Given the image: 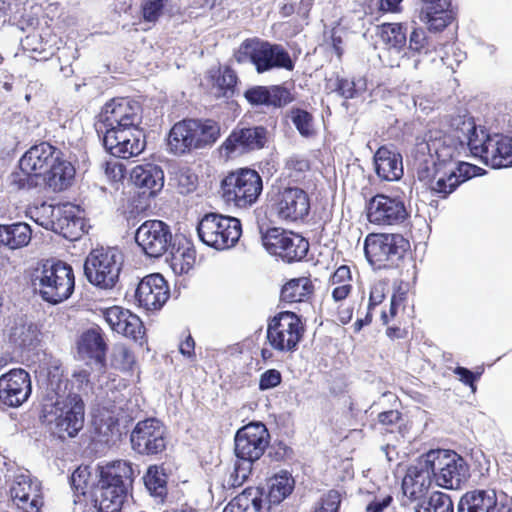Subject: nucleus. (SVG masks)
<instances>
[{
  "label": "nucleus",
  "mask_w": 512,
  "mask_h": 512,
  "mask_svg": "<svg viewBox=\"0 0 512 512\" xmlns=\"http://www.w3.org/2000/svg\"><path fill=\"white\" fill-rule=\"evenodd\" d=\"M455 135L442 131H429L413 150L414 166L418 179L431 191L443 197L452 193L460 184L481 175L482 169L467 162H456L455 157L466 144L475 157L486 154L487 137L478 131L472 120L463 121Z\"/></svg>",
  "instance_id": "obj_1"
},
{
  "label": "nucleus",
  "mask_w": 512,
  "mask_h": 512,
  "mask_svg": "<svg viewBox=\"0 0 512 512\" xmlns=\"http://www.w3.org/2000/svg\"><path fill=\"white\" fill-rule=\"evenodd\" d=\"M25 274L27 283L46 302L58 304L73 293V269L62 261H40Z\"/></svg>",
  "instance_id": "obj_2"
},
{
  "label": "nucleus",
  "mask_w": 512,
  "mask_h": 512,
  "mask_svg": "<svg viewBox=\"0 0 512 512\" xmlns=\"http://www.w3.org/2000/svg\"><path fill=\"white\" fill-rule=\"evenodd\" d=\"M220 136V126L213 120L185 119L175 123L168 135V150L182 155L193 149L212 145Z\"/></svg>",
  "instance_id": "obj_3"
},
{
  "label": "nucleus",
  "mask_w": 512,
  "mask_h": 512,
  "mask_svg": "<svg viewBox=\"0 0 512 512\" xmlns=\"http://www.w3.org/2000/svg\"><path fill=\"white\" fill-rule=\"evenodd\" d=\"M45 403L43 417L49 425H54L59 437H74L84 424V403L77 394L54 392Z\"/></svg>",
  "instance_id": "obj_4"
},
{
  "label": "nucleus",
  "mask_w": 512,
  "mask_h": 512,
  "mask_svg": "<svg viewBox=\"0 0 512 512\" xmlns=\"http://www.w3.org/2000/svg\"><path fill=\"white\" fill-rule=\"evenodd\" d=\"M238 63H251L258 73L275 68L292 70L294 64L289 53L280 45L259 38L244 40L234 54Z\"/></svg>",
  "instance_id": "obj_5"
},
{
  "label": "nucleus",
  "mask_w": 512,
  "mask_h": 512,
  "mask_svg": "<svg viewBox=\"0 0 512 512\" xmlns=\"http://www.w3.org/2000/svg\"><path fill=\"white\" fill-rule=\"evenodd\" d=\"M123 262L124 256L118 248L98 247L88 254L84 273L91 284L110 289L118 281Z\"/></svg>",
  "instance_id": "obj_6"
},
{
  "label": "nucleus",
  "mask_w": 512,
  "mask_h": 512,
  "mask_svg": "<svg viewBox=\"0 0 512 512\" xmlns=\"http://www.w3.org/2000/svg\"><path fill=\"white\" fill-rule=\"evenodd\" d=\"M221 190L226 203L238 208H247L258 200L263 190V182L255 170L240 169L222 180Z\"/></svg>",
  "instance_id": "obj_7"
},
{
  "label": "nucleus",
  "mask_w": 512,
  "mask_h": 512,
  "mask_svg": "<svg viewBox=\"0 0 512 512\" xmlns=\"http://www.w3.org/2000/svg\"><path fill=\"white\" fill-rule=\"evenodd\" d=\"M200 240L217 250L233 247L239 240L242 228L239 219L218 213L203 216L197 226Z\"/></svg>",
  "instance_id": "obj_8"
},
{
  "label": "nucleus",
  "mask_w": 512,
  "mask_h": 512,
  "mask_svg": "<svg viewBox=\"0 0 512 512\" xmlns=\"http://www.w3.org/2000/svg\"><path fill=\"white\" fill-rule=\"evenodd\" d=\"M141 105L129 98H114L107 102L99 114L98 132H118L140 128Z\"/></svg>",
  "instance_id": "obj_9"
},
{
  "label": "nucleus",
  "mask_w": 512,
  "mask_h": 512,
  "mask_svg": "<svg viewBox=\"0 0 512 512\" xmlns=\"http://www.w3.org/2000/svg\"><path fill=\"white\" fill-rule=\"evenodd\" d=\"M433 478L439 487L459 489L469 477V468L465 460L449 450H431L428 453Z\"/></svg>",
  "instance_id": "obj_10"
},
{
  "label": "nucleus",
  "mask_w": 512,
  "mask_h": 512,
  "mask_svg": "<svg viewBox=\"0 0 512 512\" xmlns=\"http://www.w3.org/2000/svg\"><path fill=\"white\" fill-rule=\"evenodd\" d=\"M304 326L300 317L290 311L275 315L267 327V340L278 352H294L303 336Z\"/></svg>",
  "instance_id": "obj_11"
},
{
  "label": "nucleus",
  "mask_w": 512,
  "mask_h": 512,
  "mask_svg": "<svg viewBox=\"0 0 512 512\" xmlns=\"http://www.w3.org/2000/svg\"><path fill=\"white\" fill-rule=\"evenodd\" d=\"M273 214L281 221L295 223L304 220L310 211V199L299 187H282L270 199Z\"/></svg>",
  "instance_id": "obj_12"
},
{
  "label": "nucleus",
  "mask_w": 512,
  "mask_h": 512,
  "mask_svg": "<svg viewBox=\"0 0 512 512\" xmlns=\"http://www.w3.org/2000/svg\"><path fill=\"white\" fill-rule=\"evenodd\" d=\"M409 246L400 234H369L365 239L364 252L371 264L380 267L400 260Z\"/></svg>",
  "instance_id": "obj_13"
},
{
  "label": "nucleus",
  "mask_w": 512,
  "mask_h": 512,
  "mask_svg": "<svg viewBox=\"0 0 512 512\" xmlns=\"http://www.w3.org/2000/svg\"><path fill=\"white\" fill-rule=\"evenodd\" d=\"M265 249L287 262L299 261L309 249L308 241L301 235L280 228L269 229L262 237Z\"/></svg>",
  "instance_id": "obj_14"
},
{
  "label": "nucleus",
  "mask_w": 512,
  "mask_h": 512,
  "mask_svg": "<svg viewBox=\"0 0 512 512\" xmlns=\"http://www.w3.org/2000/svg\"><path fill=\"white\" fill-rule=\"evenodd\" d=\"M135 241L147 256L158 258L172 247L173 235L165 222L147 220L138 227Z\"/></svg>",
  "instance_id": "obj_15"
},
{
  "label": "nucleus",
  "mask_w": 512,
  "mask_h": 512,
  "mask_svg": "<svg viewBox=\"0 0 512 512\" xmlns=\"http://www.w3.org/2000/svg\"><path fill=\"white\" fill-rule=\"evenodd\" d=\"M269 440V432L263 423L251 422L243 426L235 435L236 457L253 464L264 454Z\"/></svg>",
  "instance_id": "obj_16"
},
{
  "label": "nucleus",
  "mask_w": 512,
  "mask_h": 512,
  "mask_svg": "<svg viewBox=\"0 0 512 512\" xmlns=\"http://www.w3.org/2000/svg\"><path fill=\"white\" fill-rule=\"evenodd\" d=\"M134 451L143 455L161 453L166 448V431L157 419L149 418L136 424L130 436Z\"/></svg>",
  "instance_id": "obj_17"
},
{
  "label": "nucleus",
  "mask_w": 512,
  "mask_h": 512,
  "mask_svg": "<svg viewBox=\"0 0 512 512\" xmlns=\"http://www.w3.org/2000/svg\"><path fill=\"white\" fill-rule=\"evenodd\" d=\"M267 141V130L262 126L235 128L220 147L226 158H235L245 153L262 149Z\"/></svg>",
  "instance_id": "obj_18"
},
{
  "label": "nucleus",
  "mask_w": 512,
  "mask_h": 512,
  "mask_svg": "<svg viewBox=\"0 0 512 512\" xmlns=\"http://www.w3.org/2000/svg\"><path fill=\"white\" fill-rule=\"evenodd\" d=\"M13 503L23 512H40L43 506L42 486L28 471L14 476L10 487Z\"/></svg>",
  "instance_id": "obj_19"
},
{
  "label": "nucleus",
  "mask_w": 512,
  "mask_h": 512,
  "mask_svg": "<svg viewBox=\"0 0 512 512\" xmlns=\"http://www.w3.org/2000/svg\"><path fill=\"white\" fill-rule=\"evenodd\" d=\"M367 219L375 225H397L409 216L404 202L398 198L377 194L367 204Z\"/></svg>",
  "instance_id": "obj_20"
},
{
  "label": "nucleus",
  "mask_w": 512,
  "mask_h": 512,
  "mask_svg": "<svg viewBox=\"0 0 512 512\" xmlns=\"http://www.w3.org/2000/svg\"><path fill=\"white\" fill-rule=\"evenodd\" d=\"M51 219L41 221L39 224L46 229L62 235L64 238L74 241L79 239L84 232V219L79 215L80 211L71 204L53 207Z\"/></svg>",
  "instance_id": "obj_21"
},
{
  "label": "nucleus",
  "mask_w": 512,
  "mask_h": 512,
  "mask_svg": "<svg viewBox=\"0 0 512 512\" xmlns=\"http://www.w3.org/2000/svg\"><path fill=\"white\" fill-rule=\"evenodd\" d=\"M31 391V378L24 369H12L0 376V402L5 406H21L27 401Z\"/></svg>",
  "instance_id": "obj_22"
},
{
  "label": "nucleus",
  "mask_w": 512,
  "mask_h": 512,
  "mask_svg": "<svg viewBox=\"0 0 512 512\" xmlns=\"http://www.w3.org/2000/svg\"><path fill=\"white\" fill-rule=\"evenodd\" d=\"M103 144L111 155L128 159L139 155L144 150V134L140 128L104 132Z\"/></svg>",
  "instance_id": "obj_23"
},
{
  "label": "nucleus",
  "mask_w": 512,
  "mask_h": 512,
  "mask_svg": "<svg viewBox=\"0 0 512 512\" xmlns=\"http://www.w3.org/2000/svg\"><path fill=\"white\" fill-rule=\"evenodd\" d=\"M170 295L169 287L160 274L145 276L135 290L137 305L147 311H155L162 308Z\"/></svg>",
  "instance_id": "obj_24"
},
{
  "label": "nucleus",
  "mask_w": 512,
  "mask_h": 512,
  "mask_svg": "<svg viewBox=\"0 0 512 512\" xmlns=\"http://www.w3.org/2000/svg\"><path fill=\"white\" fill-rule=\"evenodd\" d=\"M433 471L428 462L426 453L414 464L410 465L402 480V490L405 496L411 500L422 498L430 489L432 484Z\"/></svg>",
  "instance_id": "obj_25"
},
{
  "label": "nucleus",
  "mask_w": 512,
  "mask_h": 512,
  "mask_svg": "<svg viewBox=\"0 0 512 512\" xmlns=\"http://www.w3.org/2000/svg\"><path fill=\"white\" fill-rule=\"evenodd\" d=\"M103 318L112 331L134 341H141L145 328L141 319L131 311L120 306H112L102 311Z\"/></svg>",
  "instance_id": "obj_26"
},
{
  "label": "nucleus",
  "mask_w": 512,
  "mask_h": 512,
  "mask_svg": "<svg viewBox=\"0 0 512 512\" xmlns=\"http://www.w3.org/2000/svg\"><path fill=\"white\" fill-rule=\"evenodd\" d=\"M59 153L55 147L47 142L32 146L20 158L19 166L23 173L41 177L52 163H55Z\"/></svg>",
  "instance_id": "obj_27"
},
{
  "label": "nucleus",
  "mask_w": 512,
  "mask_h": 512,
  "mask_svg": "<svg viewBox=\"0 0 512 512\" xmlns=\"http://www.w3.org/2000/svg\"><path fill=\"white\" fill-rule=\"evenodd\" d=\"M458 512H510L505 506H498L493 490L466 492L458 503Z\"/></svg>",
  "instance_id": "obj_28"
},
{
  "label": "nucleus",
  "mask_w": 512,
  "mask_h": 512,
  "mask_svg": "<svg viewBox=\"0 0 512 512\" xmlns=\"http://www.w3.org/2000/svg\"><path fill=\"white\" fill-rule=\"evenodd\" d=\"M134 470L132 464L125 460H116L99 466V485L121 486L129 489L133 482Z\"/></svg>",
  "instance_id": "obj_29"
},
{
  "label": "nucleus",
  "mask_w": 512,
  "mask_h": 512,
  "mask_svg": "<svg viewBox=\"0 0 512 512\" xmlns=\"http://www.w3.org/2000/svg\"><path fill=\"white\" fill-rule=\"evenodd\" d=\"M483 162L493 168L512 166V139L501 134L488 136Z\"/></svg>",
  "instance_id": "obj_30"
},
{
  "label": "nucleus",
  "mask_w": 512,
  "mask_h": 512,
  "mask_svg": "<svg viewBox=\"0 0 512 512\" xmlns=\"http://www.w3.org/2000/svg\"><path fill=\"white\" fill-rule=\"evenodd\" d=\"M374 166L379 178L397 181L403 176L402 156L386 146L380 147L374 155Z\"/></svg>",
  "instance_id": "obj_31"
},
{
  "label": "nucleus",
  "mask_w": 512,
  "mask_h": 512,
  "mask_svg": "<svg viewBox=\"0 0 512 512\" xmlns=\"http://www.w3.org/2000/svg\"><path fill=\"white\" fill-rule=\"evenodd\" d=\"M106 349L102 330L99 327L84 331L77 340V352L82 359H94L96 362L103 364Z\"/></svg>",
  "instance_id": "obj_32"
},
{
  "label": "nucleus",
  "mask_w": 512,
  "mask_h": 512,
  "mask_svg": "<svg viewBox=\"0 0 512 512\" xmlns=\"http://www.w3.org/2000/svg\"><path fill=\"white\" fill-rule=\"evenodd\" d=\"M244 96L254 106L266 105L281 107L290 102L289 92L280 86H254L248 89Z\"/></svg>",
  "instance_id": "obj_33"
},
{
  "label": "nucleus",
  "mask_w": 512,
  "mask_h": 512,
  "mask_svg": "<svg viewBox=\"0 0 512 512\" xmlns=\"http://www.w3.org/2000/svg\"><path fill=\"white\" fill-rule=\"evenodd\" d=\"M74 176L75 169L73 165L58 156L55 163H52L47 172L41 177H43L49 189L53 192H60L72 184Z\"/></svg>",
  "instance_id": "obj_34"
},
{
  "label": "nucleus",
  "mask_w": 512,
  "mask_h": 512,
  "mask_svg": "<svg viewBox=\"0 0 512 512\" xmlns=\"http://www.w3.org/2000/svg\"><path fill=\"white\" fill-rule=\"evenodd\" d=\"M131 180L135 186L154 195L164 186V173L159 166L154 164L138 165L131 172Z\"/></svg>",
  "instance_id": "obj_35"
},
{
  "label": "nucleus",
  "mask_w": 512,
  "mask_h": 512,
  "mask_svg": "<svg viewBox=\"0 0 512 512\" xmlns=\"http://www.w3.org/2000/svg\"><path fill=\"white\" fill-rule=\"evenodd\" d=\"M268 507L263 500V491L258 487L246 488L231 500L223 512H267Z\"/></svg>",
  "instance_id": "obj_36"
},
{
  "label": "nucleus",
  "mask_w": 512,
  "mask_h": 512,
  "mask_svg": "<svg viewBox=\"0 0 512 512\" xmlns=\"http://www.w3.org/2000/svg\"><path fill=\"white\" fill-rule=\"evenodd\" d=\"M129 489L121 486H105L97 484L94 492L95 503L100 512H119L128 496Z\"/></svg>",
  "instance_id": "obj_37"
},
{
  "label": "nucleus",
  "mask_w": 512,
  "mask_h": 512,
  "mask_svg": "<svg viewBox=\"0 0 512 512\" xmlns=\"http://www.w3.org/2000/svg\"><path fill=\"white\" fill-rule=\"evenodd\" d=\"M32 238V231L28 224L17 222L9 225H0V247L11 250L26 247Z\"/></svg>",
  "instance_id": "obj_38"
},
{
  "label": "nucleus",
  "mask_w": 512,
  "mask_h": 512,
  "mask_svg": "<svg viewBox=\"0 0 512 512\" xmlns=\"http://www.w3.org/2000/svg\"><path fill=\"white\" fill-rule=\"evenodd\" d=\"M314 293V285L309 277H298L287 281L281 289L282 302L294 304L310 300Z\"/></svg>",
  "instance_id": "obj_39"
},
{
  "label": "nucleus",
  "mask_w": 512,
  "mask_h": 512,
  "mask_svg": "<svg viewBox=\"0 0 512 512\" xmlns=\"http://www.w3.org/2000/svg\"><path fill=\"white\" fill-rule=\"evenodd\" d=\"M294 479L287 471H280L268 480V501L279 504L288 497L294 488Z\"/></svg>",
  "instance_id": "obj_40"
},
{
  "label": "nucleus",
  "mask_w": 512,
  "mask_h": 512,
  "mask_svg": "<svg viewBox=\"0 0 512 512\" xmlns=\"http://www.w3.org/2000/svg\"><path fill=\"white\" fill-rule=\"evenodd\" d=\"M253 464L247 460L237 458L232 467H229L223 476L221 486L231 489L241 486L250 476Z\"/></svg>",
  "instance_id": "obj_41"
},
{
  "label": "nucleus",
  "mask_w": 512,
  "mask_h": 512,
  "mask_svg": "<svg viewBox=\"0 0 512 512\" xmlns=\"http://www.w3.org/2000/svg\"><path fill=\"white\" fill-rule=\"evenodd\" d=\"M381 41L394 49H401L406 43V30L399 23H383L378 26Z\"/></svg>",
  "instance_id": "obj_42"
},
{
  "label": "nucleus",
  "mask_w": 512,
  "mask_h": 512,
  "mask_svg": "<svg viewBox=\"0 0 512 512\" xmlns=\"http://www.w3.org/2000/svg\"><path fill=\"white\" fill-rule=\"evenodd\" d=\"M169 264L177 275L188 273L195 263V251L190 248H177L171 251Z\"/></svg>",
  "instance_id": "obj_43"
},
{
  "label": "nucleus",
  "mask_w": 512,
  "mask_h": 512,
  "mask_svg": "<svg viewBox=\"0 0 512 512\" xmlns=\"http://www.w3.org/2000/svg\"><path fill=\"white\" fill-rule=\"evenodd\" d=\"M416 512H454V507L449 495L434 492L427 501L419 505Z\"/></svg>",
  "instance_id": "obj_44"
},
{
  "label": "nucleus",
  "mask_w": 512,
  "mask_h": 512,
  "mask_svg": "<svg viewBox=\"0 0 512 512\" xmlns=\"http://www.w3.org/2000/svg\"><path fill=\"white\" fill-rule=\"evenodd\" d=\"M144 483L151 494L162 496L165 493L166 474L159 466H150L144 476Z\"/></svg>",
  "instance_id": "obj_45"
},
{
  "label": "nucleus",
  "mask_w": 512,
  "mask_h": 512,
  "mask_svg": "<svg viewBox=\"0 0 512 512\" xmlns=\"http://www.w3.org/2000/svg\"><path fill=\"white\" fill-rule=\"evenodd\" d=\"M112 366L121 371H129L135 364L132 352L123 344H117L112 351Z\"/></svg>",
  "instance_id": "obj_46"
},
{
  "label": "nucleus",
  "mask_w": 512,
  "mask_h": 512,
  "mask_svg": "<svg viewBox=\"0 0 512 512\" xmlns=\"http://www.w3.org/2000/svg\"><path fill=\"white\" fill-rule=\"evenodd\" d=\"M291 120L302 136L308 137L314 133L313 117L307 111L301 109L292 110Z\"/></svg>",
  "instance_id": "obj_47"
},
{
  "label": "nucleus",
  "mask_w": 512,
  "mask_h": 512,
  "mask_svg": "<svg viewBox=\"0 0 512 512\" xmlns=\"http://www.w3.org/2000/svg\"><path fill=\"white\" fill-rule=\"evenodd\" d=\"M168 0H144L141 5L143 19L146 22H156L163 14Z\"/></svg>",
  "instance_id": "obj_48"
},
{
  "label": "nucleus",
  "mask_w": 512,
  "mask_h": 512,
  "mask_svg": "<svg viewBox=\"0 0 512 512\" xmlns=\"http://www.w3.org/2000/svg\"><path fill=\"white\" fill-rule=\"evenodd\" d=\"M340 503V493L336 490H330L323 495L314 512H338Z\"/></svg>",
  "instance_id": "obj_49"
},
{
  "label": "nucleus",
  "mask_w": 512,
  "mask_h": 512,
  "mask_svg": "<svg viewBox=\"0 0 512 512\" xmlns=\"http://www.w3.org/2000/svg\"><path fill=\"white\" fill-rule=\"evenodd\" d=\"M365 88V83L362 80L357 82L349 79H337V92L345 99L354 98L359 90Z\"/></svg>",
  "instance_id": "obj_50"
},
{
  "label": "nucleus",
  "mask_w": 512,
  "mask_h": 512,
  "mask_svg": "<svg viewBox=\"0 0 512 512\" xmlns=\"http://www.w3.org/2000/svg\"><path fill=\"white\" fill-rule=\"evenodd\" d=\"M237 82V77L231 69H224L217 77L215 86L218 89V96H225L229 91H232Z\"/></svg>",
  "instance_id": "obj_51"
},
{
  "label": "nucleus",
  "mask_w": 512,
  "mask_h": 512,
  "mask_svg": "<svg viewBox=\"0 0 512 512\" xmlns=\"http://www.w3.org/2000/svg\"><path fill=\"white\" fill-rule=\"evenodd\" d=\"M453 19L452 12H443L433 15H425L428 29L431 31H441L447 27Z\"/></svg>",
  "instance_id": "obj_52"
},
{
  "label": "nucleus",
  "mask_w": 512,
  "mask_h": 512,
  "mask_svg": "<svg viewBox=\"0 0 512 512\" xmlns=\"http://www.w3.org/2000/svg\"><path fill=\"white\" fill-rule=\"evenodd\" d=\"M430 44L425 32L421 29H414L410 35L409 48L418 53H427Z\"/></svg>",
  "instance_id": "obj_53"
},
{
  "label": "nucleus",
  "mask_w": 512,
  "mask_h": 512,
  "mask_svg": "<svg viewBox=\"0 0 512 512\" xmlns=\"http://www.w3.org/2000/svg\"><path fill=\"white\" fill-rule=\"evenodd\" d=\"M285 168L289 177L298 179L301 173L309 169V163L304 158L293 156L287 160Z\"/></svg>",
  "instance_id": "obj_54"
},
{
  "label": "nucleus",
  "mask_w": 512,
  "mask_h": 512,
  "mask_svg": "<svg viewBox=\"0 0 512 512\" xmlns=\"http://www.w3.org/2000/svg\"><path fill=\"white\" fill-rule=\"evenodd\" d=\"M281 383V374L276 369H269L261 374L259 379V389L261 391L275 388Z\"/></svg>",
  "instance_id": "obj_55"
},
{
  "label": "nucleus",
  "mask_w": 512,
  "mask_h": 512,
  "mask_svg": "<svg viewBox=\"0 0 512 512\" xmlns=\"http://www.w3.org/2000/svg\"><path fill=\"white\" fill-rule=\"evenodd\" d=\"M425 15L439 14L443 12H451L450 0H421Z\"/></svg>",
  "instance_id": "obj_56"
},
{
  "label": "nucleus",
  "mask_w": 512,
  "mask_h": 512,
  "mask_svg": "<svg viewBox=\"0 0 512 512\" xmlns=\"http://www.w3.org/2000/svg\"><path fill=\"white\" fill-rule=\"evenodd\" d=\"M351 280L350 268L346 265H342L330 277L329 288L351 285Z\"/></svg>",
  "instance_id": "obj_57"
},
{
  "label": "nucleus",
  "mask_w": 512,
  "mask_h": 512,
  "mask_svg": "<svg viewBox=\"0 0 512 512\" xmlns=\"http://www.w3.org/2000/svg\"><path fill=\"white\" fill-rule=\"evenodd\" d=\"M89 479V472L87 467H78L71 476L72 486L79 492L84 494Z\"/></svg>",
  "instance_id": "obj_58"
},
{
  "label": "nucleus",
  "mask_w": 512,
  "mask_h": 512,
  "mask_svg": "<svg viewBox=\"0 0 512 512\" xmlns=\"http://www.w3.org/2000/svg\"><path fill=\"white\" fill-rule=\"evenodd\" d=\"M387 285L383 282L375 283L370 290L369 309L382 303L386 296Z\"/></svg>",
  "instance_id": "obj_59"
},
{
  "label": "nucleus",
  "mask_w": 512,
  "mask_h": 512,
  "mask_svg": "<svg viewBox=\"0 0 512 512\" xmlns=\"http://www.w3.org/2000/svg\"><path fill=\"white\" fill-rule=\"evenodd\" d=\"M392 497L390 495L375 497L367 507L365 512H387L390 508Z\"/></svg>",
  "instance_id": "obj_60"
},
{
  "label": "nucleus",
  "mask_w": 512,
  "mask_h": 512,
  "mask_svg": "<svg viewBox=\"0 0 512 512\" xmlns=\"http://www.w3.org/2000/svg\"><path fill=\"white\" fill-rule=\"evenodd\" d=\"M197 177L189 171H181L178 176L179 186L182 188V193H188L195 189Z\"/></svg>",
  "instance_id": "obj_61"
},
{
  "label": "nucleus",
  "mask_w": 512,
  "mask_h": 512,
  "mask_svg": "<svg viewBox=\"0 0 512 512\" xmlns=\"http://www.w3.org/2000/svg\"><path fill=\"white\" fill-rule=\"evenodd\" d=\"M123 165L117 161L107 162L105 174L112 181H119L124 177Z\"/></svg>",
  "instance_id": "obj_62"
},
{
  "label": "nucleus",
  "mask_w": 512,
  "mask_h": 512,
  "mask_svg": "<svg viewBox=\"0 0 512 512\" xmlns=\"http://www.w3.org/2000/svg\"><path fill=\"white\" fill-rule=\"evenodd\" d=\"M454 373L459 377L460 381L466 385H469L473 392L476 390L474 381L479 377V375H475L473 372L464 367H457L454 370Z\"/></svg>",
  "instance_id": "obj_63"
},
{
  "label": "nucleus",
  "mask_w": 512,
  "mask_h": 512,
  "mask_svg": "<svg viewBox=\"0 0 512 512\" xmlns=\"http://www.w3.org/2000/svg\"><path fill=\"white\" fill-rule=\"evenodd\" d=\"M179 351L184 357L190 360L195 359V342L190 334L180 343Z\"/></svg>",
  "instance_id": "obj_64"
}]
</instances>
